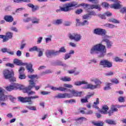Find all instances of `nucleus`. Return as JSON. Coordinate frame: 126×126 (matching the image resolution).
<instances>
[{"label": "nucleus", "mask_w": 126, "mask_h": 126, "mask_svg": "<svg viewBox=\"0 0 126 126\" xmlns=\"http://www.w3.org/2000/svg\"><path fill=\"white\" fill-rule=\"evenodd\" d=\"M26 67L29 72H33L34 70L33 69V65L32 63L26 64Z\"/></svg>", "instance_id": "393cba45"}, {"label": "nucleus", "mask_w": 126, "mask_h": 126, "mask_svg": "<svg viewBox=\"0 0 126 126\" xmlns=\"http://www.w3.org/2000/svg\"><path fill=\"white\" fill-rule=\"evenodd\" d=\"M105 15L108 16V17L110 16H112V13L110 12H106L104 13Z\"/></svg>", "instance_id": "338daca9"}, {"label": "nucleus", "mask_w": 126, "mask_h": 126, "mask_svg": "<svg viewBox=\"0 0 126 126\" xmlns=\"http://www.w3.org/2000/svg\"><path fill=\"white\" fill-rule=\"evenodd\" d=\"M13 63L15 64H16V65H25V63H22V61L21 60H19L17 59H15L13 61Z\"/></svg>", "instance_id": "4be33fe9"}, {"label": "nucleus", "mask_w": 126, "mask_h": 126, "mask_svg": "<svg viewBox=\"0 0 126 126\" xmlns=\"http://www.w3.org/2000/svg\"><path fill=\"white\" fill-rule=\"evenodd\" d=\"M54 97L57 99H63L64 98H72V96L70 95V94L65 93L64 94H58Z\"/></svg>", "instance_id": "f8f14e48"}, {"label": "nucleus", "mask_w": 126, "mask_h": 126, "mask_svg": "<svg viewBox=\"0 0 126 126\" xmlns=\"http://www.w3.org/2000/svg\"><path fill=\"white\" fill-rule=\"evenodd\" d=\"M106 46L102 44V43H99L95 44L92 47L90 51V53L92 55H94L101 53L102 55H104L106 54Z\"/></svg>", "instance_id": "f03ea898"}, {"label": "nucleus", "mask_w": 126, "mask_h": 126, "mask_svg": "<svg viewBox=\"0 0 126 126\" xmlns=\"http://www.w3.org/2000/svg\"><path fill=\"white\" fill-rule=\"evenodd\" d=\"M13 86L14 87V90L20 89V90H21L22 89V86H20V85L18 84L14 83L13 84Z\"/></svg>", "instance_id": "c756f323"}, {"label": "nucleus", "mask_w": 126, "mask_h": 126, "mask_svg": "<svg viewBox=\"0 0 126 126\" xmlns=\"http://www.w3.org/2000/svg\"><path fill=\"white\" fill-rule=\"evenodd\" d=\"M81 103H88V99L87 98H82L81 99Z\"/></svg>", "instance_id": "4d7b16f0"}, {"label": "nucleus", "mask_w": 126, "mask_h": 126, "mask_svg": "<svg viewBox=\"0 0 126 126\" xmlns=\"http://www.w3.org/2000/svg\"><path fill=\"white\" fill-rule=\"evenodd\" d=\"M91 82H94L95 85L88 84L87 86V89H91L93 90V89H96V88L100 87V86L102 84V82L97 78H92L91 79Z\"/></svg>", "instance_id": "39448f33"}, {"label": "nucleus", "mask_w": 126, "mask_h": 126, "mask_svg": "<svg viewBox=\"0 0 126 126\" xmlns=\"http://www.w3.org/2000/svg\"><path fill=\"white\" fill-rule=\"evenodd\" d=\"M112 83H106V87L104 88V90H109L111 89V86L112 85Z\"/></svg>", "instance_id": "72a5a7b5"}, {"label": "nucleus", "mask_w": 126, "mask_h": 126, "mask_svg": "<svg viewBox=\"0 0 126 126\" xmlns=\"http://www.w3.org/2000/svg\"><path fill=\"white\" fill-rule=\"evenodd\" d=\"M38 50H39V48L37 47V46L33 47L29 49L30 52H38Z\"/></svg>", "instance_id": "58836bf2"}, {"label": "nucleus", "mask_w": 126, "mask_h": 126, "mask_svg": "<svg viewBox=\"0 0 126 126\" xmlns=\"http://www.w3.org/2000/svg\"><path fill=\"white\" fill-rule=\"evenodd\" d=\"M13 37V33L8 32L5 35L0 34V39H3L2 42H7L10 39H12Z\"/></svg>", "instance_id": "1a4fd4ad"}, {"label": "nucleus", "mask_w": 126, "mask_h": 126, "mask_svg": "<svg viewBox=\"0 0 126 126\" xmlns=\"http://www.w3.org/2000/svg\"><path fill=\"white\" fill-rule=\"evenodd\" d=\"M28 6L29 7H31V8H32V11H36V10H38L39 9V6L36 5H34L33 4L29 3L28 4Z\"/></svg>", "instance_id": "b1692460"}, {"label": "nucleus", "mask_w": 126, "mask_h": 126, "mask_svg": "<svg viewBox=\"0 0 126 126\" xmlns=\"http://www.w3.org/2000/svg\"><path fill=\"white\" fill-rule=\"evenodd\" d=\"M37 98H39V96L34 95L25 97L23 96H19L18 99L20 102H21V103H29V105H32V104H33L32 99H37Z\"/></svg>", "instance_id": "20e7f679"}, {"label": "nucleus", "mask_w": 126, "mask_h": 126, "mask_svg": "<svg viewBox=\"0 0 126 126\" xmlns=\"http://www.w3.org/2000/svg\"><path fill=\"white\" fill-rule=\"evenodd\" d=\"M114 60L116 63H123L124 62V60L121 59L119 57H115Z\"/></svg>", "instance_id": "a18cd8bd"}, {"label": "nucleus", "mask_w": 126, "mask_h": 126, "mask_svg": "<svg viewBox=\"0 0 126 126\" xmlns=\"http://www.w3.org/2000/svg\"><path fill=\"white\" fill-rule=\"evenodd\" d=\"M35 87V84L33 82H31L30 85L28 87L23 89L24 93H27V94L30 96V95H35V92L33 91H31L32 88Z\"/></svg>", "instance_id": "423d86ee"}, {"label": "nucleus", "mask_w": 126, "mask_h": 126, "mask_svg": "<svg viewBox=\"0 0 126 126\" xmlns=\"http://www.w3.org/2000/svg\"><path fill=\"white\" fill-rule=\"evenodd\" d=\"M19 79H25L26 76L25 74H19Z\"/></svg>", "instance_id": "de8ad7c7"}, {"label": "nucleus", "mask_w": 126, "mask_h": 126, "mask_svg": "<svg viewBox=\"0 0 126 126\" xmlns=\"http://www.w3.org/2000/svg\"><path fill=\"white\" fill-rule=\"evenodd\" d=\"M32 21V18H27V19L23 20L24 22H30V21Z\"/></svg>", "instance_id": "13d9d810"}, {"label": "nucleus", "mask_w": 126, "mask_h": 126, "mask_svg": "<svg viewBox=\"0 0 126 126\" xmlns=\"http://www.w3.org/2000/svg\"><path fill=\"white\" fill-rule=\"evenodd\" d=\"M53 71L51 70H47L45 71L42 72V74H50V73H52Z\"/></svg>", "instance_id": "3c124183"}, {"label": "nucleus", "mask_w": 126, "mask_h": 126, "mask_svg": "<svg viewBox=\"0 0 126 126\" xmlns=\"http://www.w3.org/2000/svg\"><path fill=\"white\" fill-rule=\"evenodd\" d=\"M108 21L109 22H112V23H120V21L114 18L109 19Z\"/></svg>", "instance_id": "473e14b6"}, {"label": "nucleus", "mask_w": 126, "mask_h": 126, "mask_svg": "<svg viewBox=\"0 0 126 126\" xmlns=\"http://www.w3.org/2000/svg\"><path fill=\"white\" fill-rule=\"evenodd\" d=\"M63 86L65 88H72L73 87L72 85L68 84H64Z\"/></svg>", "instance_id": "864d4df0"}, {"label": "nucleus", "mask_w": 126, "mask_h": 126, "mask_svg": "<svg viewBox=\"0 0 126 126\" xmlns=\"http://www.w3.org/2000/svg\"><path fill=\"white\" fill-rule=\"evenodd\" d=\"M80 6H83L84 8H87L88 6L90 7L89 9H98L99 11L101 10V5L99 4H92L90 5L88 3H82L78 4L76 1H72L70 3H68L65 5L64 7H61L60 9L56 10V12H60V11H64V12H67L70 11L72 8L71 7H80Z\"/></svg>", "instance_id": "f257e3e1"}, {"label": "nucleus", "mask_w": 126, "mask_h": 126, "mask_svg": "<svg viewBox=\"0 0 126 126\" xmlns=\"http://www.w3.org/2000/svg\"><path fill=\"white\" fill-rule=\"evenodd\" d=\"M45 55L47 58H51L52 56H57L56 51L54 50H47Z\"/></svg>", "instance_id": "f3484780"}, {"label": "nucleus", "mask_w": 126, "mask_h": 126, "mask_svg": "<svg viewBox=\"0 0 126 126\" xmlns=\"http://www.w3.org/2000/svg\"><path fill=\"white\" fill-rule=\"evenodd\" d=\"M22 53H21V51L20 50H18L16 53V55L17 57H21V55Z\"/></svg>", "instance_id": "69168bd1"}, {"label": "nucleus", "mask_w": 126, "mask_h": 126, "mask_svg": "<svg viewBox=\"0 0 126 126\" xmlns=\"http://www.w3.org/2000/svg\"><path fill=\"white\" fill-rule=\"evenodd\" d=\"M105 26H106V27H108V28H115V25L109 23L106 24Z\"/></svg>", "instance_id": "c03bdc74"}, {"label": "nucleus", "mask_w": 126, "mask_h": 126, "mask_svg": "<svg viewBox=\"0 0 126 126\" xmlns=\"http://www.w3.org/2000/svg\"><path fill=\"white\" fill-rule=\"evenodd\" d=\"M75 69H76V68H75L74 70H69L67 71V72L69 74H72V73H74V75H77V74H79V72H75Z\"/></svg>", "instance_id": "7c9ffc66"}, {"label": "nucleus", "mask_w": 126, "mask_h": 126, "mask_svg": "<svg viewBox=\"0 0 126 126\" xmlns=\"http://www.w3.org/2000/svg\"><path fill=\"white\" fill-rule=\"evenodd\" d=\"M50 89L51 90H53V91H62V92H66V90L67 89L65 88L62 87H59V88L55 87L54 86H51L50 87Z\"/></svg>", "instance_id": "dca6fc26"}, {"label": "nucleus", "mask_w": 126, "mask_h": 126, "mask_svg": "<svg viewBox=\"0 0 126 126\" xmlns=\"http://www.w3.org/2000/svg\"><path fill=\"white\" fill-rule=\"evenodd\" d=\"M82 84H88V83L85 81H76L74 83V85H76V86H80V85H82Z\"/></svg>", "instance_id": "a878e982"}, {"label": "nucleus", "mask_w": 126, "mask_h": 126, "mask_svg": "<svg viewBox=\"0 0 126 126\" xmlns=\"http://www.w3.org/2000/svg\"><path fill=\"white\" fill-rule=\"evenodd\" d=\"M66 52V50L64 48V47H62L59 50L56 51V54L58 55H60L61 53H65Z\"/></svg>", "instance_id": "c85d7f7f"}, {"label": "nucleus", "mask_w": 126, "mask_h": 126, "mask_svg": "<svg viewBox=\"0 0 126 126\" xmlns=\"http://www.w3.org/2000/svg\"><path fill=\"white\" fill-rule=\"evenodd\" d=\"M37 52H39L38 57H42V56H43V51L41 50L40 48H38Z\"/></svg>", "instance_id": "6e6d98bb"}, {"label": "nucleus", "mask_w": 126, "mask_h": 126, "mask_svg": "<svg viewBox=\"0 0 126 126\" xmlns=\"http://www.w3.org/2000/svg\"><path fill=\"white\" fill-rule=\"evenodd\" d=\"M32 21L33 24L39 23V19H37L36 17H32Z\"/></svg>", "instance_id": "f704fd0d"}, {"label": "nucleus", "mask_w": 126, "mask_h": 126, "mask_svg": "<svg viewBox=\"0 0 126 126\" xmlns=\"http://www.w3.org/2000/svg\"><path fill=\"white\" fill-rule=\"evenodd\" d=\"M76 21L77 22V26H84L85 25H88L89 24V22L87 20H84L83 22H81L79 19H76Z\"/></svg>", "instance_id": "a211bd4d"}, {"label": "nucleus", "mask_w": 126, "mask_h": 126, "mask_svg": "<svg viewBox=\"0 0 126 126\" xmlns=\"http://www.w3.org/2000/svg\"><path fill=\"white\" fill-rule=\"evenodd\" d=\"M114 112L112 109H111L108 112H107V114H108L109 116H111L112 115H113V114H114Z\"/></svg>", "instance_id": "e2e57ef3"}, {"label": "nucleus", "mask_w": 126, "mask_h": 126, "mask_svg": "<svg viewBox=\"0 0 126 126\" xmlns=\"http://www.w3.org/2000/svg\"><path fill=\"white\" fill-rule=\"evenodd\" d=\"M3 74L5 79H9L10 82H15L16 81V78L14 77V72L13 70H4L3 72Z\"/></svg>", "instance_id": "7ed1b4c3"}, {"label": "nucleus", "mask_w": 126, "mask_h": 126, "mask_svg": "<svg viewBox=\"0 0 126 126\" xmlns=\"http://www.w3.org/2000/svg\"><path fill=\"white\" fill-rule=\"evenodd\" d=\"M69 58H70V55L69 53L68 54H66L65 55V57H64V60H67L68 59H69Z\"/></svg>", "instance_id": "774afa93"}, {"label": "nucleus", "mask_w": 126, "mask_h": 126, "mask_svg": "<svg viewBox=\"0 0 126 126\" xmlns=\"http://www.w3.org/2000/svg\"><path fill=\"white\" fill-rule=\"evenodd\" d=\"M55 65H62V66H63L64 65L62 61L58 60L55 63Z\"/></svg>", "instance_id": "79ce46f5"}, {"label": "nucleus", "mask_w": 126, "mask_h": 126, "mask_svg": "<svg viewBox=\"0 0 126 126\" xmlns=\"http://www.w3.org/2000/svg\"><path fill=\"white\" fill-rule=\"evenodd\" d=\"M5 89L7 90V91H12V90H14L13 85L7 86Z\"/></svg>", "instance_id": "c9c22d12"}, {"label": "nucleus", "mask_w": 126, "mask_h": 126, "mask_svg": "<svg viewBox=\"0 0 126 126\" xmlns=\"http://www.w3.org/2000/svg\"><path fill=\"white\" fill-rule=\"evenodd\" d=\"M29 78H30L31 80L29 81V85H30L31 82H33L34 84V87H33V88L35 89V90L38 91L39 89H40V86H36V81L39 79V76L38 75H31L28 76Z\"/></svg>", "instance_id": "0eeeda50"}, {"label": "nucleus", "mask_w": 126, "mask_h": 126, "mask_svg": "<svg viewBox=\"0 0 126 126\" xmlns=\"http://www.w3.org/2000/svg\"><path fill=\"white\" fill-rule=\"evenodd\" d=\"M111 1H113L114 3L110 5V8H113L114 9H120L122 7V5L120 4V1L118 0H110Z\"/></svg>", "instance_id": "ddd939ff"}, {"label": "nucleus", "mask_w": 126, "mask_h": 126, "mask_svg": "<svg viewBox=\"0 0 126 126\" xmlns=\"http://www.w3.org/2000/svg\"><path fill=\"white\" fill-rule=\"evenodd\" d=\"M83 19H88L90 17V16H89V14L88 13L85 14L83 16Z\"/></svg>", "instance_id": "5fc2aeb1"}, {"label": "nucleus", "mask_w": 126, "mask_h": 126, "mask_svg": "<svg viewBox=\"0 0 126 126\" xmlns=\"http://www.w3.org/2000/svg\"><path fill=\"white\" fill-rule=\"evenodd\" d=\"M111 82L115 84H119V80L117 78L112 79L111 80Z\"/></svg>", "instance_id": "37998d69"}, {"label": "nucleus", "mask_w": 126, "mask_h": 126, "mask_svg": "<svg viewBox=\"0 0 126 126\" xmlns=\"http://www.w3.org/2000/svg\"><path fill=\"white\" fill-rule=\"evenodd\" d=\"M114 75V72L111 71L106 73L105 76H111V75Z\"/></svg>", "instance_id": "bf43d9fd"}, {"label": "nucleus", "mask_w": 126, "mask_h": 126, "mask_svg": "<svg viewBox=\"0 0 126 126\" xmlns=\"http://www.w3.org/2000/svg\"><path fill=\"white\" fill-rule=\"evenodd\" d=\"M62 81H64L65 82L67 81H70L71 80V78L70 77H64L61 78Z\"/></svg>", "instance_id": "e433bc0d"}, {"label": "nucleus", "mask_w": 126, "mask_h": 126, "mask_svg": "<svg viewBox=\"0 0 126 126\" xmlns=\"http://www.w3.org/2000/svg\"><path fill=\"white\" fill-rule=\"evenodd\" d=\"M71 92L70 95L72 96V98L74 97H82L83 92H78L74 90L70 91Z\"/></svg>", "instance_id": "4468645a"}, {"label": "nucleus", "mask_w": 126, "mask_h": 126, "mask_svg": "<svg viewBox=\"0 0 126 126\" xmlns=\"http://www.w3.org/2000/svg\"><path fill=\"white\" fill-rule=\"evenodd\" d=\"M82 12H83V10L82 9H77L75 11L76 14H81Z\"/></svg>", "instance_id": "8fccbe9b"}, {"label": "nucleus", "mask_w": 126, "mask_h": 126, "mask_svg": "<svg viewBox=\"0 0 126 126\" xmlns=\"http://www.w3.org/2000/svg\"><path fill=\"white\" fill-rule=\"evenodd\" d=\"M109 110V107L107 105L102 106L101 109L100 110V113L103 115H107L108 114V111Z\"/></svg>", "instance_id": "6ab92c4d"}, {"label": "nucleus", "mask_w": 126, "mask_h": 126, "mask_svg": "<svg viewBox=\"0 0 126 126\" xmlns=\"http://www.w3.org/2000/svg\"><path fill=\"white\" fill-rule=\"evenodd\" d=\"M106 33V30L103 29L96 28L94 30V34H95V35L105 36Z\"/></svg>", "instance_id": "9b49d317"}, {"label": "nucleus", "mask_w": 126, "mask_h": 126, "mask_svg": "<svg viewBox=\"0 0 126 126\" xmlns=\"http://www.w3.org/2000/svg\"><path fill=\"white\" fill-rule=\"evenodd\" d=\"M4 20H5L6 22L11 23L13 22L14 19L13 17L10 15H5L4 17Z\"/></svg>", "instance_id": "aec40b11"}, {"label": "nucleus", "mask_w": 126, "mask_h": 126, "mask_svg": "<svg viewBox=\"0 0 126 126\" xmlns=\"http://www.w3.org/2000/svg\"><path fill=\"white\" fill-rule=\"evenodd\" d=\"M14 2L19 3V2H30V0H13Z\"/></svg>", "instance_id": "2f4dec72"}, {"label": "nucleus", "mask_w": 126, "mask_h": 126, "mask_svg": "<svg viewBox=\"0 0 126 126\" xmlns=\"http://www.w3.org/2000/svg\"><path fill=\"white\" fill-rule=\"evenodd\" d=\"M25 71V68L24 67H21L19 69V74H24V71Z\"/></svg>", "instance_id": "ea45409f"}, {"label": "nucleus", "mask_w": 126, "mask_h": 126, "mask_svg": "<svg viewBox=\"0 0 126 126\" xmlns=\"http://www.w3.org/2000/svg\"><path fill=\"white\" fill-rule=\"evenodd\" d=\"M118 101L120 103H124L125 102V98L123 96H120L118 98Z\"/></svg>", "instance_id": "09e8293b"}, {"label": "nucleus", "mask_w": 126, "mask_h": 126, "mask_svg": "<svg viewBox=\"0 0 126 126\" xmlns=\"http://www.w3.org/2000/svg\"><path fill=\"white\" fill-rule=\"evenodd\" d=\"M6 65L7 66H9V67H12V68L14 67V64L11 63H8L6 64Z\"/></svg>", "instance_id": "0e129e2a"}, {"label": "nucleus", "mask_w": 126, "mask_h": 126, "mask_svg": "<svg viewBox=\"0 0 126 126\" xmlns=\"http://www.w3.org/2000/svg\"><path fill=\"white\" fill-rule=\"evenodd\" d=\"M89 14L90 16H95V15H96V13H95V12L92 11L89 12V13H88Z\"/></svg>", "instance_id": "052dcab7"}, {"label": "nucleus", "mask_w": 126, "mask_h": 126, "mask_svg": "<svg viewBox=\"0 0 126 126\" xmlns=\"http://www.w3.org/2000/svg\"><path fill=\"white\" fill-rule=\"evenodd\" d=\"M92 124H93L94 126H104V123H103V121H99L98 122L92 121Z\"/></svg>", "instance_id": "bb28decb"}, {"label": "nucleus", "mask_w": 126, "mask_h": 126, "mask_svg": "<svg viewBox=\"0 0 126 126\" xmlns=\"http://www.w3.org/2000/svg\"><path fill=\"white\" fill-rule=\"evenodd\" d=\"M103 42H105V43H106L107 49H110V48L112 47L113 43L109 39H104L103 40Z\"/></svg>", "instance_id": "412c9836"}, {"label": "nucleus", "mask_w": 126, "mask_h": 126, "mask_svg": "<svg viewBox=\"0 0 126 126\" xmlns=\"http://www.w3.org/2000/svg\"><path fill=\"white\" fill-rule=\"evenodd\" d=\"M68 37L70 40H74L75 42H79L81 40V35L77 33H68Z\"/></svg>", "instance_id": "6e6552de"}, {"label": "nucleus", "mask_w": 126, "mask_h": 126, "mask_svg": "<svg viewBox=\"0 0 126 126\" xmlns=\"http://www.w3.org/2000/svg\"><path fill=\"white\" fill-rule=\"evenodd\" d=\"M27 109H29V110H31L32 111H36V107L35 106H26Z\"/></svg>", "instance_id": "603ef678"}, {"label": "nucleus", "mask_w": 126, "mask_h": 126, "mask_svg": "<svg viewBox=\"0 0 126 126\" xmlns=\"http://www.w3.org/2000/svg\"><path fill=\"white\" fill-rule=\"evenodd\" d=\"M118 107H117V105H112L111 107V109H112L114 112H118Z\"/></svg>", "instance_id": "49530a36"}, {"label": "nucleus", "mask_w": 126, "mask_h": 126, "mask_svg": "<svg viewBox=\"0 0 126 126\" xmlns=\"http://www.w3.org/2000/svg\"><path fill=\"white\" fill-rule=\"evenodd\" d=\"M102 5L103 7H105V8H108V7H109V6H110V4H108V3L107 2H103L102 3Z\"/></svg>", "instance_id": "4c0bfd02"}, {"label": "nucleus", "mask_w": 126, "mask_h": 126, "mask_svg": "<svg viewBox=\"0 0 126 126\" xmlns=\"http://www.w3.org/2000/svg\"><path fill=\"white\" fill-rule=\"evenodd\" d=\"M10 30L12 31H14V32H18V30H17V28L14 27H12L10 28Z\"/></svg>", "instance_id": "680f3d73"}, {"label": "nucleus", "mask_w": 126, "mask_h": 126, "mask_svg": "<svg viewBox=\"0 0 126 126\" xmlns=\"http://www.w3.org/2000/svg\"><path fill=\"white\" fill-rule=\"evenodd\" d=\"M105 123H106V124H107V125H110L111 126H116L117 125V123L116 122V121L110 119L106 120L105 121Z\"/></svg>", "instance_id": "5701e85b"}, {"label": "nucleus", "mask_w": 126, "mask_h": 126, "mask_svg": "<svg viewBox=\"0 0 126 126\" xmlns=\"http://www.w3.org/2000/svg\"><path fill=\"white\" fill-rule=\"evenodd\" d=\"M62 23H63L62 19H57L56 20L54 24H55V25H60V24H62Z\"/></svg>", "instance_id": "a19ab883"}, {"label": "nucleus", "mask_w": 126, "mask_h": 126, "mask_svg": "<svg viewBox=\"0 0 126 126\" xmlns=\"http://www.w3.org/2000/svg\"><path fill=\"white\" fill-rule=\"evenodd\" d=\"M99 65H102L104 68L107 67V68H110V67L113 66V63L108 60L104 59L100 61Z\"/></svg>", "instance_id": "9d476101"}, {"label": "nucleus", "mask_w": 126, "mask_h": 126, "mask_svg": "<svg viewBox=\"0 0 126 126\" xmlns=\"http://www.w3.org/2000/svg\"><path fill=\"white\" fill-rule=\"evenodd\" d=\"M99 104V98H97L95 100V101L94 102L93 107L94 109H99V107H98V105Z\"/></svg>", "instance_id": "cd10ccee"}, {"label": "nucleus", "mask_w": 126, "mask_h": 126, "mask_svg": "<svg viewBox=\"0 0 126 126\" xmlns=\"http://www.w3.org/2000/svg\"><path fill=\"white\" fill-rule=\"evenodd\" d=\"M6 99H7V95L4 94L3 89L0 87V101L4 102Z\"/></svg>", "instance_id": "2eb2a0df"}]
</instances>
